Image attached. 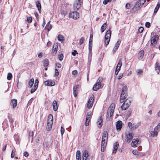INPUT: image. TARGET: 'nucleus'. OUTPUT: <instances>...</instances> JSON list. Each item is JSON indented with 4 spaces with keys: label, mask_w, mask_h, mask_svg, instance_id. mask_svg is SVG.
I'll return each instance as SVG.
<instances>
[{
    "label": "nucleus",
    "mask_w": 160,
    "mask_h": 160,
    "mask_svg": "<svg viewBox=\"0 0 160 160\" xmlns=\"http://www.w3.org/2000/svg\"><path fill=\"white\" fill-rule=\"evenodd\" d=\"M115 108V105L114 103H112L108 108L107 113V117H111L113 114Z\"/></svg>",
    "instance_id": "4"
},
{
    "label": "nucleus",
    "mask_w": 160,
    "mask_h": 160,
    "mask_svg": "<svg viewBox=\"0 0 160 160\" xmlns=\"http://www.w3.org/2000/svg\"><path fill=\"white\" fill-rule=\"evenodd\" d=\"M108 133L106 131L104 132L102 137V141L101 144V150L103 152L105 149L108 139Z\"/></svg>",
    "instance_id": "1"
},
{
    "label": "nucleus",
    "mask_w": 160,
    "mask_h": 160,
    "mask_svg": "<svg viewBox=\"0 0 160 160\" xmlns=\"http://www.w3.org/2000/svg\"><path fill=\"white\" fill-rule=\"evenodd\" d=\"M131 101L130 100H127L126 101H125L123 104H125V105L126 106H127V107H126L128 108L130 105L131 104Z\"/></svg>",
    "instance_id": "30"
},
{
    "label": "nucleus",
    "mask_w": 160,
    "mask_h": 160,
    "mask_svg": "<svg viewBox=\"0 0 160 160\" xmlns=\"http://www.w3.org/2000/svg\"><path fill=\"white\" fill-rule=\"evenodd\" d=\"M57 52V51H55L54 50H52V54L54 56L56 54Z\"/></svg>",
    "instance_id": "64"
},
{
    "label": "nucleus",
    "mask_w": 160,
    "mask_h": 160,
    "mask_svg": "<svg viewBox=\"0 0 160 160\" xmlns=\"http://www.w3.org/2000/svg\"><path fill=\"white\" fill-rule=\"evenodd\" d=\"M34 82V79L33 78H31L28 82V84L31 88L33 85Z\"/></svg>",
    "instance_id": "36"
},
{
    "label": "nucleus",
    "mask_w": 160,
    "mask_h": 160,
    "mask_svg": "<svg viewBox=\"0 0 160 160\" xmlns=\"http://www.w3.org/2000/svg\"><path fill=\"white\" fill-rule=\"evenodd\" d=\"M144 3V1L142 0H138L136 2L134 7V9L136 11L139 9Z\"/></svg>",
    "instance_id": "6"
},
{
    "label": "nucleus",
    "mask_w": 160,
    "mask_h": 160,
    "mask_svg": "<svg viewBox=\"0 0 160 160\" xmlns=\"http://www.w3.org/2000/svg\"><path fill=\"white\" fill-rule=\"evenodd\" d=\"M139 140L137 139H133L132 143H131V145L133 147H135L137 146V145L139 144Z\"/></svg>",
    "instance_id": "19"
},
{
    "label": "nucleus",
    "mask_w": 160,
    "mask_h": 160,
    "mask_svg": "<svg viewBox=\"0 0 160 160\" xmlns=\"http://www.w3.org/2000/svg\"><path fill=\"white\" fill-rule=\"evenodd\" d=\"M160 129V122L159 123L157 126L154 128V130H157Z\"/></svg>",
    "instance_id": "47"
},
{
    "label": "nucleus",
    "mask_w": 160,
    "mask_h": 160,
    "mask_svg": "<svg viewBox=\"0 0 160 160\" xmlns=\"http://www.w3.org/2000/svg\"><path fill=\"white\" fill-rule=\"evenodd\" d=\"M38 86H34L31 89L30 92L31 93H33L38 88Z\"/></svg>",
    "instance_id": "38"
},
{
    "label": "nucleus",
    "mask_w": 160,
    "mask_h": 160,
    "mask_svg": "<svg viewBox=\"0 0 160 160\" xmlns=\"http://www.w3.org/2000/svg\"><path fill=\"white\" fill-rule=\"evenodd\" d=\"M157 130H154V131L152 132L151 133V135L152 137H154L158 135V132Z\"/></svg>",
    "instance_id": "37"
},
{
    "label": "nucleus",
    "mask_w": 160,
    "mask_h": 160,
    "mask_svg": "<svg viewBox=\"0 0 160 160\" xmlns=\"http://www.w3.org/2000/svg\"><path fill=\"white\" fill-rule=\"evenodd\" d=\"M131 113V111H129L127 113V116L128 117H130Z\"/></svg>",
    "instance_id": "62"
},
{
    "label": "nucleus",
    "mask_w": 160,
    "mask_h": 160,
    "mask_svg": "<svg viewBox=\"0 0 160 160\" xmlns=\"http://www.w3.org/2000/svg\"><path fill=\"white\" fill-rule=\"evenodd\" d=\"M36 6L37 8H38L39 12L40 13L41 12V5L40 2L38 1L37 2H36Z\"/></svg>",
    "instance_id": "31"
},
{
    "label": "nucleus",
    "mask_w": 160,
    "mask_h": 160,
    "mask_svg": "<svg viewBox=\"0 0 160 160\" xmlns=\"http://www.w3.org/2000/svg\"><path fill=\"white\" fill-rule=\"evenodd\" d=\"M8 118L9 120V122H10L11 123H12L13 122V120L12 118L10 117H8Z\"/></svg>",
    "instance_id": "54"
},
{
    "label": "nucleus",
    "mask_w": 160,
    "mask_h": 160,
    "mask_svg": "<svg viewBox=\"0 0 160 160\" xmlns=\"http://www.w3.org/2000/svg\"><path fill=\"white\" fill-rule=\"evenodd\" d=\"M111 34V32L110 30H108L106 33L105 37V43L106 45H108L109 42Z\"/></svg>",
    "instance_id": "5"
},
{
    "label": "nucleus",
    "mask_w": 160,
    "mask_h": 160,
    "mask_svg": "<svg viewBox=\"0 0 160 160\" xmlns=\"http://www.w3.org/2000/svg\"><path fill=\"white\" fill-rule=\"evenodd\" d=\"M80 154V151L78 150L77 152L76 155L77 160H81V156Z\"/></svg>",
    "instance_id": "25"
},
{
    "label": "nucleus",
    "mask_w": 160,
    "mask_h": 160,
    "mask_svg": "<svg viewBox=\"0 0 160 160\" xmlns=\"http://www.w3.org/2000/svg\"><path fill=\"white\" fill-rule=\"evenodd\" d=\"M48 60L47 59H45L43 62V65L44 67H47L49 64Z\"/></svg>",
    "instance_id": "35"
},
{
    "label": "nucleus",
    "mask_w": 160,
    "mask_h": 160,
    "mask_svg": "<svg viewBox=\"0 0 160 160\" xmlns=\"http://www.w3.org/2000/svg\"><path fill=\"white\" fill-rule=\"evenodd\" d=\"M78 87V85H76L73 87V94L75 97H76L78 95L77 88Z\"/></svg>",
    "instance_id": "22"
},
{
    "label": "nucleus",
    "mask_w": 160,
    "mask_h": 160,
    "mask_svg": "<svg viewBox=\"0 0 160 160\" xmlns=\"http://www.w3.org/2000/svg\"><path fill=\"white\" fill-rule=\"evenodd\" d=\"M94 96L92 95L90 97L88 100L87 106V108L89 109L91 108L92 107L94 102Z\"/></svg>",
    "instance_id": "11"
},
{
    "label": "nucleus",
    "mask_w": 160,
    "mask_h": 160,
    "mask_svg": "<svg viewBox=\"0 0 160 160\" xmlns=\"http://www.w3.org/2000/svg\"><path fill=\"white\" fill-rule=\"evenodd\" d=\"M38 79H36L35 80V82L34 84V85L35 86H37L38 87Z\"/></svg>",
    "instance_id": "60"
},
{
    "label": "nucleus",
    "mask_w": 160,
    "mask_h": 160,
    "mask_svg": "<svg viewBox=\"0 0 160 160\" xmlns=\"http://www.w3.org/2000/svg\"><path fill=\"white\" fill-rule=\"evenodd\" d=\"M58 44L57 43H56L54 44V46L53 47V50L55 51H57V48L58 47Z\"/></svg>",
    "instance_id": "41"
},
{
    "label": "nucleus",
    "mask_w": 160,
    "mask_h": 160,
    "mask_svg": "<svg viewBox=\"0 0 160 160\" xmlns=\"http://www.w3.org/2000/svg\"><path fill=\"white\" fill-rule=\"evenodd\" d=\"M55 75L58 76L59 74V72L58 70L57 69H55Z\"/></svg>",
    "instance_id": "59"
},
{
    "label": "nucleus",
    "mask_w": 160,
    "mask_h": 160,
    "mask_svg": "<svg viewBox=\"0 0 160 160\" xmlns=\"http://www.w3.org/2000/svg\"><path fill=\"white\" fill-rule=\"evenodd\" d=\"M144 54V52L143 50H142L140 51L138 54V59L139 60L141 59L143 57Z\"/></svg>",
    "instance_id": "24"
},
{
    "label": "nucleus",
    "mask_w": 160,
    "mask_h": 160,
    "mask_svg": "<svg viewBox=\"0 0 160 160\" xmlns=\"http://www.w3.org/2000/svg\"><path fill=\"white\" fill-rule=\"evenodd\" d=\"M63 55L62 54H60L58 56V58L60 61H62L63 59Z\"/></svg>",
    "instance_id": "40"
},
{
    "label": "nucleus",
    "mask_w": 160,
    "mask_h": 160,
    "mask_svg": "<svg viewBox=\"0 0 160 160\" xmlns=\"http://www.w3.org/2000/svg\"><path fill=\"white\" fill-rule=\"evenodd\" d=\"M32 100H33V98H31V99H30L28 102L27 104V106H28L29 105H30L31 103H32Z\"/></svg>",
    "instance_id": "51"
},
{
    "label": "nucleus",
    "mask_w": 160,
    "mask_h": 160,
    "mask_svg": "<svg viewBox=\"0 0 160 160\" xmlns=\"http://www.w3.org/2000/svg\"><path fill=\"white\" fill-rule=\"evenodd\" d=\"M107 22L104 23L102 26L101 27V32H103L106 28Z\"/></svg>",
    "instance_id": "32"
},
{
    "label": "nucleus",
    "mask_w": 160,
    "mask_h": 160,
    "mask_svg": "<svg viewBox=\"0 0 160 160\" xmlns=\"http://www.w3.org/2000/svg\"><path fill=\"white\" fill-rule=\"evenodd\" d=\"M112 0H104L103 1V4L106 5L108 2H110Z\"/></svg>",
    "instance_id": "48"
},
{
    "label": "nucleus",
    "mask_w": 160,
    "mask_h": 160,
    "mask_svg": "<svg viewBox=\"0 0 160 160\" xmlns=\"http://www.w3.org/2000/svg\"><path fill=\"white\" fill-rule=\"evenodd\" d=\"M122 65V63L121 60H119L117 66L118 67L121 68Z\"/></svg>",
    "instance_id": "44"
},
{
    "label": "nucleus",
    "mask_w": 160,
    "mask_h": 160,
    "mask_svg": "<svg viewBox=\"0 0 160 160\" xmlns=\"http://www.w3.org/2000/svg\"><path fill=\"white\" fill-rule=\"evenodd\" d=\"M122 122L120 120L116 122V127L117 130L120 131L122 127Z\"/></svg>",
    "instance_id": "15"
},
{
    "label": "nucleus",
    "mask_w": 160,
    "mask_h": 160,
    "mask_svg": "<svg viewBox=\"0 0 160 160\" xmlns=\"http://www.w3.org/2000/svg\"><path fill=\"white\" fill-rule=\"evenodd\" d=\"M145 26L147 28H149L150 26V23L149 22H147L145 23Z\"/></svg>",
    "instance_id": "58"
},
{
    "label": "nucleus",
    "mask_w": 160,
    "mask_h": 160,
    "mask_svg": "<svg viewBox=\"0 0 160 160\" xmlns=\"http://www.w3.org/2000/svg\"><path fill=\"white\" fill-rule=\"evenodd\" d=\"M138 153V151L137 150H133L132 151V153L134 155H137Z\"/></svg>",
    "instance_id": "53"
},
{
    "label": "nucleus",
    "mask_w": 160,
    "mask_h": 160,
    "mask_svg": "<svg viewBox=\"0 0 160 160\" xmlns=\"http://www.w3.org/2000/svg\"><path fill=\"white\" fill-rule=\"evenodd\" d=\"M121 42L120 40H118L117 42L115 44V46L113 49V52H116V51L118 49Z\"/></svg>",
    "instance_id": "20"
},
{
    "label": "nucleus",
    "mask_w": 160,
    "mask_h": 160,
    "mask_svg": "<svg viewBox=\"0 0 160 160\" xmlns=\"http://www.w3.org/2000/svg\"><path fill=\"white\" fill-rule=\"evenodd\" d=\"M52 107L54 111H56L57 110V101L56 100H54L52 102Z\"/></svg>",
    "instance_id": "23"
},
{
    "label": "nucleus",
    "mask_w": 160,
    "mask_h": 160,
    "mask_svg": "<svg viewBox=\"0 0 160 160\" xmlns=\"http://www.w3.org/2000/svg\"><path fill=\"white\" fill-rule=\"evenodd\" d=\"M92 113L91 112H88L86 118V120L85 123V126H88L89 124V121L90 120Z\"/></svg>",
    "instance_id": "14"
},
{
    "label": "nucleus",
    "mask_w": 160,
    "mask_h": 160,
    "mask_svg": "<svg viewBox=\"0 0 160 160\" xmlns=\"http://www.w3.org/2000/svg\"><path fill=\"white\" fill-rule=\"evenodd\" d=\"M125 104H123L121 106V108L122 110H126L127 108H128L126 107H127V106H126L125 105Z\"/></svg>",
    "instance_id": "42"
},
{
    "label": "nucleus",
    "mask_w": 160,
    "mask_h": 160,
    "mask_svg": "<svg viewBox=\"0 0 160 160\" xmlns=\"http://www.w3.org/2000/svg\"><path fill=\"white\" fill-rule=\"evenodd\" d=\"M103 79L101 77H99L97 81V82L93 86V90L94 91H97L100 88L101 86V83Z\"/></svg>",
    "instance_id": "3"
},
{
    "label": "nucleus",
    "mask_w": 160,
    "mask_h": 160,
    "mask_svg": "<svg viewBox=\"0 0 160 160\" xmlns=\"http://www.w3.org/2000/svg\"><path fill=\"white\" fill-rule=\"evenodd\" d=\"M143 30H144L143 28V27H140L138 29V31L139 32L141 33L143 31Z\"/></svg>",
    "instance_id": "52"
},
{
    "label": "nucleus",
    "mask_w": 160,
    "mask_h": 160,
    "mask_svg": "<svg viewBox=\"0 0 160 160\" xmlns=\"http://www.w3.org/2000/svg\"><path fill=\"white\" fill-rule=\"evenodd\" d=\"M84 41V38L83 37H82L79 40V43L80 45L82 44Z\"/></svg>",
    "instance_id": "43"
},
{
    "label": "nucleus",
    "mask_w": 160,
    "mask_h": 160,
    "mask_svg": "<svg viewBox=\"0 0 160 160\" xmlns=\"http://www.w3.org/2000/svg\"><path fill=\"white\" fill-rule=\"evenodd\" d=\"M50 21L48 22L45 27V28L47 29L48 31H49L52 28V26L50 24Z\"/></svg>",
    "instance_id": "28"
},
{
    "label": "nucleus",
    "mask_w": 160,
    "mask_h": 160,
    "mask_svg": "<svg viewBox=\"0 0 160 160\" xmlns=\"http://www.w3.org/2000/svg\"><path fill=\"white\" fill-rule=\"evenodd\" d=\"M158 36L156 35L152 37L151 39V45L152 47H154L156 44L158 40Z\"/></svg>",
    "instance_id": "8"
},
{
    "label": "nucleus",
    "mask_w": 160,
    "mask_h": 160,
    "mask_svg": "<svg viewBox=\"0 0 160 160\" xmlns=\"http://www.w3.org/2000/svg\"><path fill=\"white\" fill-rule=\"evenodd\" d=\"M119 144L117 142H116L114 144L113 148L112 153H115L116 152L118 147Z\"/></svg>",
    "instance_id": "21"
},
{
    "label": "nucleus",
    "mask_w": 160,
    "mask_h": 160,
    "mask_svg": "<svg viewBox=\"0 0 160 160\" xmlns=\"http://www.w3.org/2000/svg\"><path fill=\"white\" fill-rule=\"evenodd\" d=\"M53 123V117L52 115L50 114L48 116L47 126V129L48 131H50L52 128Z\"/></svg>",
    "instance_id": "2"
},
{
    "label": "nucleus",
    "mask_w": 160,
    "mask_h": 160,
    "mask_svg": "<svg viewBox=\"0 0 160 160\" xmlns=\"http://www.w3.org/2000/svg\"><path fill=\"white\" fill-rule=\"evenodd\" d=\"M140 125L139 122H138L136 124H132L131 122H129L128 123V125L129 128L132 130H134L137 128Z\"/></svg>",
    "instance_id": "10"
},
{
    "label": "nucleus",
    "mask_w": 160,
    "mask_h": 160,
    "mask_svg": "<svg viewBox=\"0 0 160 160\" xmlns=\"http://www.w3.org/2000/svg\"><path fill=\"white\" fill-rule=\"evenodd\" d=\"M155 68L156 71L158 73L160 72V66H159L158 63L156 62Z\"/></svg>",
    "instance_id": "26"
},
{
    "label": "nucleus",
    "mask_w": 160,
    "mask_h": 160,
    "mask_svg": "<svg viewBox=\"0 0 160 160\" xmlns=\"http://www.w3.org/2000/svg\"><path fill=\"white\" fill-rule=\"evenodd\" d=\"M15 151L13 150H12V152L11 154V158H14V156H15Z\"/></svg>",
    "instance_id": "49"
},
{
    "label": "nucleus",
    "mask_w": 160,
    "mask_h": 160,
    "mask_svg": "<svg viewBox=\"0 0 160 160\" xmlns=\"http://www.w3.org/2000/svg\"><path fill=\"white\" fill-rule=\"evenodd\" d=\"M89 155L87 150H85L83 153L82 160H89L88 158Z\"/></svg>",
    "instance_id": "18"
},
{
    "label": "nucleus",
    "mask_w": 160,
    "mask_h": 160,
    "mask_svg": "<svg viewBox=\"0 0 160 160\" xmlns=\"http://www.w3.org/2000/svg\"><path fill=\"white\" fill-rule=\"evenodd\" d=\"M77 54H78L77 51L76 50H74L72 52V54L73 56H75Z\"/></svg>",
    "instance_id": "55"
},
{
    "label": "nucleus",
    "mask_w": 160,
    "mask_h": 160,
    "mask_svg": "<svg viewBox=\"0 0 160 160\" xmlns=\"http://www.w3.org/2000/svg\"><path fill=\"white\" fill-rule=\"evenodd\" d=\"M29 136L33 137V132L32 131H30L29 133Z\"/></svg>",
    "instance_id": "57"
},
{
    "label": "nucleus",
    "mask_w": 160,
    "mask_h": 160,
    "mask_svg": "<svg viewBox=\"0 0 160 160\" xmlns=\"http://www.w3.org/2000/svg\"><path fill=\"white\" fill-rule=\"evenodd\" d=\"M82 4V0H76L73 5L74 9L76 10H78L81 8Z\"/></svg>",
    "instance_id": "9"
},
{
    "label": "nucleus",
    "mask_w": 160,
    "mask_h": 160,
    "mask_svg": "<svg viewBox=\"0 0 160 160\" xmlns=\"http://www.w3.org/2000/svg\"><path fill=\"white\" fill-rule=\"evenodd\" d=\"M78 73V72L77 70H75L72 71V74L73 75H76Z\"/></svg>",
    "instance_id": "56"
},
{
    "label": "nucleus",
    "mask_w": 160,
    "mask_h": 160,
    "mask_svg": "<svg viewBox=\"0 0 160 160\" xmlns=\"http://www.w3.org/2000/svg\"><path fill=\"white\" fill-rule=\"evenodd\" d=\"M69 17L74 19H77L79 18V13L77 12H71L69 14Z\"/></svg>",
    "instance_id": "7"
},
{
    "label": "nucleus",
    "mask_w": 160,
    "mask_h": 160,
    "mask_svg": "<svg viewBox=\"0 0 160 160\" xmlns=\"http://www.w3.org/2000/svg\"><path fill=\"white\" fill-rule=\"evenodd\" d=\"M120 98V101L121 103L127 100H128V99H127V94H122V93H121Z\"/></svg>",
    "instance_id": "13"
},
{
    "label": "nucleus",
    "mask_w": 160,
    "mask_h": 160,
    "mask_svg": "<svg viewBox=\"0 0 160 160\" xmlns=\"http://www.w3.org/2000/svg\"><path fill=\"white\" fill-rule=\"evenodd\" d=\"M133 138V134L131 132H129L126 134L125 140L128 143H129Z\"/></svg>",
    "instance_id": "12"
},
{
    "label": "nucleus",
    "mask_w": 160,
    "mask_h": 160,
    "mask_svg": "<svg viewBox=\"0 0 160 160\" xmlns=\"http://www.w3.org/2000/svg\"><path fill=\"white\" fill-rule=\"evenodd\" d=\"M23 155L25 157H27L28 156V153L27 152H24L23 153Z\"/></svg>",
    "instance_id": "61"
},
{
    "label": "nucleus",
    "mask_w": 160,
    "mask_h": 160,
    "mask_svg": "<svg viewBox=\"0 0 160 160\" xmlns=\"http://www.w3.org/2000/svg\"><path fill=\"white\" fill-rule=\"evenodd\" d=\"M56 66L58 68H60L61 67V65L59 63H56Z\"/></svg>",
    "instance_id": "63"
},
{
    "label": "nucleus",
    "mask_w": 160,
    "mask_h": 160,
    "mask_svg": "<svg viewBox=\"0 0 160 160\" xmlns=\"http://www.w3.org/2000/svg\"><path fill=\"white\" fill-rule=\"evenodd\" d=\"M127 89L128 88L126 86H123L122 87L121 93H122V94H127Z\"/></svg>",
    "instance_id": "29"
},
{
    "label": "nucleus",
    "mask_w": 160,
    "mask_h": 160,
    "mask_svg": "<svg viewBox=\"0 0 160 160\" xmlns=\"http://www.w3.org/2000/svg\"><path fill=\"white\" fill-rule=\"evenodd\" d=\"M102 116H100L99 119L97 122V124L100 125V127H101L102 125Z\"/></svg>",
    "instance_id": "27"
},
{
    "label": "nucleus",
    "mask_w": 160,
    "mask_h": 160,
    "mask_svg": "<svg viewBox=\"0 0 160 160\" xmlns=\"http://www.w3.org/2000/svg\"><path fill=\"white\" fill-rule=\"evenodd\" d=\"M44 83L45 85L48 86H53L55 84V82L51 80H47L44 82Z\"/></svg>",
    "instance_id": "17"
},
{
    "label": "nucleus",
    "mask_w": 160,
    "mask_h": 160,
    "mask_svg": "<svg viewBox=\"0 0 160 160\" xmlns=\"http://www.w3.org/2000/svg\"><path fill=\"white\" fill-rule=\"evenodd\" d=\"M32 21V18L31 17H28L27 21L29 22H31Z\"/></svg>",
    "instance_id": "45"
},
{
    "label": "nucleus",
    "mask_w": 160,
    "mask_h": 160,
    "mask_svg": "<svg viewBox=\"0 0 160 160\" xmlns=\"http://www.w3.org/2000/svg\"><path fill=\"white\" fill-rule=\"evenodd\" d=\"M137 75L138 76L141 75L143 73V71L141 69H138L136 71Z\"/></svg>",
    "instance_id": "33"
},
{
    "label": "nucleus",
    "mask_w": 160,
    "mask_h": 160,
    "mask_svg": "<svg viewBox=\"0 0 160 160\" xmlns=\"http://www.w3.org/2000/svg\"><path fill=\"white\" fill-rule=\"evenodd\" d=\"M10 105L12 107L13 109L15 108L17 105V100L15 99H13L11 100Z\"/></svg>",
    "instance_id": "16"
},
{
    "label": "nucleus",
    "mask_w": 160,
    "mask_h": 160,
    "mask_svg": "<svg viewBox=\"0 0 160 160\" xmlns=\"http://www.w3.org/2000/svg\"><path fill=\"white\" fill-rule=\"evenodd\" d=\"M58 39L61 42H63L64 41L63 37L62 35H59L58 36Z\"/></svg>",
    "instance_id": "34"
},
{
    "label": "nucleus",
    "mask_w": 160,
    "mask_h": 160,
    "mask_svg": "<svg viewBox=\"0 0 160 160\" xmlns=\"http://www.w3.org/2000/svg\"><path fill=\"white\" fill-rule=\"evenodd\" d=\"M125 7L127 9H129L131 7V5L130 3H127L126 4Z\"/></svg>",
    "instance_id": "50"
},
{
    "label": "nucleus",
    "mask_w": 160,
    "mask_h": 160,
    "mask_svg": "<svg viewBox=\"0 0 160 160\" xmlns=\"http://www.w3.org/2000/svg\"><path fill=\"white\" fill-rule=\"evenodd\" d=\"M64 128H63L62 126L61 127V134L62 136L63 134L64 133Z\"/></svg>",
    "instance_id": "46"
},
{
    "label": "nucleus",
    "mask_w": 160,
    "mask_h": 160,
    "mask_svg": "<svg viewBox=\"0 0 160 160\" xmlns=\"http://www.w3.org/2000/svg\"><path fill=\"white\" fill-rule=\"evenodd\" d=\"M12 78V75L11 73L9 72L8 74L7 79L8 80H10Z\"/></svg>",
    "instance_id": "39"
}]
</instances>
